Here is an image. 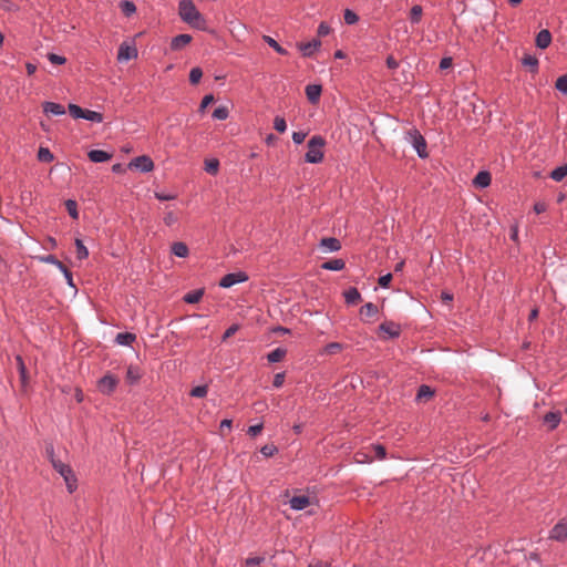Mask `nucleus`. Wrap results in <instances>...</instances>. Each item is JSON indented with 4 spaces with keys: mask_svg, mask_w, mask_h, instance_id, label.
<instances>
[{
    "mask_svg": "<svg viewBox=\"0 0 567 567\" xmlns=\"http://www.w3.org/2000/svg\"><path fill=\"white\" fill-rule=\"evenodd\" d=\"M181 19L193 28L205 30L206 21L192 0H182L178 6Z\"/></svg>",
    "mask_w": 567,
    "mask_h": 567,
    "instance_id": "nucleus-1",
    "label": "nucleus"
},
{
    "mask_svg": "<svg viewBox=\"0 0 567 567\" xmlns=\"http://www.w3.org/2000/svg\"><path fill=\"white\" fill-rule=\"evenodd\" d=\"M326 141L323 137L316 135L308 141V152L306 153V162L317 164L323 159V147Z\"/></svg>",
    "mask_w": 567,
    "mask_h": 567,
    "instance_id": "nucleus-2",
    "label": "nucleus"
},
{
    "mask_svg": "<svg viewBox=\"0 0 567 567\" xmlns=\"http://www.w3.org/2000/svg\"><path fill=\"white\" fill-rule=\"evenodd\" d=\"M406 140L412 144L421 158H426L429 156L426 142L417 130H410L406 133Z\"/></svg>",
    "mask_w": 567,
    "mask_h": 567,
    "instance_id": "nucleus-3",
    "label": "nucleus"
},
{
    "mask_svg": "<svg viewBox=\"0 0 567 567\" xmlns=\"http://www.w3.org/2000/svg\"><path fill=\"white\" fill-rule=\"evenodd\" d=\"M128 168L148 173L154 169V162L147 155L137 156L128 163Z\"/></svg>",
    "mask_w": 567,
    "mask_h": 567,
    "instance_id": "nucleus-4",
    "label": "nucleus"
},
{
    "mask_svg": "<svg viewBox=\"0 0 567 567\" xmlns=\"http://www.w3.org/2000/svg\"><path fill=\"white\" fill-rule=\"evenodd\" d=\"M401 333L400 324L393 321H385L379 326V336L380 338L385 339L389 338H398Z\"/></svg>",
    "mask_w": 567,
    "mask_h": 567,
    "instance_id": "nucleus-5",
    "label": "nucleus"
},
{
    "mask_svg": "<svg viewBox=\"0 0 567 567\" xmlns=\"http://www.w3.org/2000/svg\"><path fill=\"white\" fill-rule=\"evenodd\" d=\"M549 538L556 542H565L567 539V519H560L550 530Z\"/></svg>",
    "mask_w": 567,
    "mask_h": 567,
    "instance_id": "nucleus-6",
    "label": "nucleus"
},
{
    "mask_svg": "<svg viewBox=\"0 0 567 567\" xmlns=\"http://www.w3.org/2000/svg\"><path fill=\"white\" fill-rule=\"evenodd\" d=\"M248 277L245 272H231L221 278L219 286L223 288H230L236 284L246 281Z\"/></svg>",
    "mask_w": 567,
    "mask_h": 567,
    "instance_id": "nucleus-7",
    "label": "nucleus"
},
{
    "mask_svg": "<svg viewBox=\"0 0 567 567\" xmlns=\"http://www.w3.org/2000/svg\"><path fill=\"white\" fill-rule=\"evenodd\" d=\"M137 58V49L126 42H123L117 52V60L120 62H126L128 60Z\"/></svg>",
    "mask_w": 567,
    "mask_h": 567,
    "instance_id": "nucleus-8",
    "label": "nucleus"
},
{
    "mask_svg": "<svg viewBox=\"0 0 567 567\" xmlns=\"http://www.w3.org/2000/svg\"><path fill=\"white\" fill-rule=\"evenodd\" d=\"M117 385V379L113 375H105L99 381V389L104 394H110Z\"/></svg>",
    "mask_w": 567,
    "mask_h": 567,
    "instance_id": "nucleus-9",
    "label": "nucleus"
},
{
    "mask_svg": "<svg viewBox=\"0 0 567 567\" xmlns=\"http://www.w3.org/2000/svg\"><path fill=\"white\" fill-rule=\"evenodd\" d=\"M321 47V41L313 39L306 43H299L298 49L305 56H311Z\"/></svg>",
    "mask_w": 567,
    "mask_h": 567,
    "instance_id": "nucleus-10",
    "label": "nucleus"
},
{
    "mask_svg": "<svg viewBox=\"0 0 567 567\" xmlns=\"http://www.w3.org/2000/svg\"><path fill=\"white\" fill-rule=\"evenodd\" d=\"M310 503H311L310 497H308L306 495L293 496L289 501L290 507L295 511L305 509L306 507H308L310 505Z\"/></svg>",
    "mask_w": 567,
    "mask_h": 567,
    "instance_id": "nucleus-11",
    "label": "nucleus"
},
{
    "mask_svg": "<svg viewBox=\"0 0 567 567\" xmlns=\"http://www.w3.org/2000/svg\"><path fill=\"white\" fill-rule=\"evenodd\" d=\"M192 41V35L189 34H179L173 38L171 42L172 50L178 51L189 44Z\"/></svg>",
    "mask_w": 567,
    "mask_h": 567,
    "instance_id": "nucleus-12",
    "label": "nucleus"
},
{
    "mask_svg": "<svg viewBox=\"0 0 567 567\" xmlns=\"http://www.w3.org/2000/svg\"><path fill=\"white\" fill-rule=\"evenodd\" d=\"M306 95L310 103H317L321 95V86L316 84L307 85Z\"/></svg>",
    "mask_w": 567,
    "mask_h": 567,
    "instance_id": "nucleus-13",
    "label": "nucleus"
},
{
    "mask_svg": "<svg viewBox=\"0 0 567 567\" xmlns=\"http://www.w3.org/2000/svg\"><path fill=\"white\" fill-rule=\"evenodd\" d=\"M551 42V34L548 30H542L536 37V45L539 49H546Z\"/></svg>",
    "mask_w": 567,
    "mask_h": 567,
    "instance_id": "nucleus-14",
    "label": "nucleus"
},
{
    "mask_svg": "<svg viewBox=\"0 0 567 567\" xmlns=\"http://www.w3.org/2000/svg\"><path fill=\"white\" fill-rule=\"evenodd\" d=\"M320 246L326 251H337V250H339L341 248L340 241L337 238H333V237L322 238L321 241H320Z\"/></svg>",
    "mask_w": 567,
    "mask_h": 567,
    "instance_id": "nucleus-15",
    "label": "nucleus"
},
{
    "mask_svg": "<svg viewBox=\"0 0 567 567\" xmlns=\"http://www.w3.org/2000/svg\"><path fill=\"white\" fill-rule=\"evenodd\" d=\"M112 155L105 151L93 150L89 153V158L94 163H103L111 159Z\"/></svg>",
    "mask_w": 567,
    "mask_h": 567,
    "instance_id": "nucleus-16",
    "label": "nucleus"
},
{
    "mask_svg": "<svg viewBox=\"0 0 567 567\" xmlns=\"http://www.w3.org/2000/svg\"><path fill=\"white\" fill-rule=\"evenodd\" d=\"M43 111L44 113L52 115H62L65 113L63 105L53 102H45L43 104Z\"/></svg>",
    "mask_w": 567,
    "mask_h": 567,
    "instance_id": "nucleus-17",
    "label": "nucleus"
},
{
    "mask_svg": "<svg viewBox=\"0 0 567 567\" xmlns=\"http://www.w3.org/2000/svg\"><path fill=\"white\" fill-rule=\"evenodd\" d=\"M377 313H378V307L374 303H372V302L365 303L360 309V315H361L363 320L373 318V317L377 316Z\"/></svg>",
    "mask_w": 567,
    "mask_h": 567,
    "instance_id": "nucleus-18",
    "label": "nucleus"
},
{
    "mask_svg": "<svg viewBox=\"0 0 567 567\" xmlns=\"http://www.w3.org/2000/svg\"><path fill=\"white\" fill-rule=\"evenodd\" d=\"M560 422V412H548L544 416V423L549 426L550 430H554Z\"/></svg>",
    "mask_w": 567,
    "mask_h": 567,
    "instance_id": "nucleus-19",
    "label": "nucleus"
},
{
    "mask_svg": "<svg viewBox=\"0 0 567 567\" xmlns=\"http://www.w3.org/2000/svg\"><path fill=\"white\" fill-rule=\"evenodd\" d=\"M172 252L176 256V257H181V258H185L188 256L189 254V249L188 247L186 246V244L182 243V241H176L172 245Z\"/></svg>",
    "mask_w": 567,
    "mask_h": 567,
    "instance_id": "nucleus-20",
    "label": "nucleus"
},
{
    "mask_svg": "<svg viewBox=\"0 0 567 567\" xmlns=\"http://www.w3.org/2000/svg\"><path fill=\"white\" fill-rule=\"evenodd\" d=\"M491 184V174L488 172H480L474 178V185L478 187H487Z\"/></svg>",
    "mask_w": 567,
    "mask_h": 567,
    "instance_id": "nucleus-21",
    "label": "nucleus"
},
{
    "mask_svg": "<svg viewBox=\"0 0 567 567\" xmlns=\"http://www.w3.org/2000/svg\"><path fill=\"white\" fill-rule=\"evenodd\" d=\"M347 303L354 305L361 300V295L357 288H350L344 292Z\"/></svg>",
    "mask_w": 567,
    "mask_h": 567,
    "instance_id": "nucleus-22",
    "label": "nucleus"
},
{
    "mask_svg": "<svg viewBox=\"0 0 567 567\" xmlns=\"http://www.w3.org/2000/svg\"><path fill=\"white\" fill-rule=\"evenodd\" d=\"M524 66L528 68L530 72L535 73L538 69V60L536 56L530 54H525L522 60Z\"/></svg>",
    "mask_w": 567,
    "mask_h": 567,
    "instance_id": "nucleus-23",
    "label": "nucleus"
},
{
    "mask_svg": "<svg viewBox=\"0 0 567 567\" xmlns=\"http://www.w3.org/2000/svg\"><path fill=\"white\" fill-rule=\"evenodd\" d=\"M52 466L61 476H66L72 472L69 465L55 458H52Z\"/></svg>",
    "mask_w": 567,
    "mask_h": 567,
    "instance_id": "nucleus-24",
    "label": "nucleus"
},
{
    "mask_svg": "<svg viewBox=\"0 0 567 567\" xmlns=\"http://www.w3.org/2000/svg\"><path fill=\"white\" fill-rule=\"evenodd\" d=\"M136 339V336L131 332H122L116 336V342L121 346H130L132 342H134Z\"/></svg>",
    "mask_w": 567,
    "mask_h": 567,
    "instance_id": "nucleus-25",
    "label": "nucleus"
},
{
    "mask_svg": "<svg viewBox=\"0 0 567 567\" xmlns=\"http://www.w3.org/2000/svg\"><path fill=\"white\" fill-rule=\"evenodd\" d=\"M433 394L434 391L429 385H421L416 394V400L427 401L433 396Z\"/></svg>",
    "mask_w": 567,
    "mask_h": 567,
    "instance_id": "nucleus-26",
    "label": "nucleus"
},
{
    "mask_svg": "<svg viewBox=\"0 0 567 567\" xmlns=\"http://www.w3.org/2000/svg\"><path fill=\"white\" fill-rule=\"evenodd\" d=\"M203 295H204L203 289H197V290L190 291L184 296V301L187 303H197L200 301Z\"/></svg>",
    "mask_w": 567,
    "mask_h": 567,
    "instance_id": "nucleus-27",
    "label": "nucleus"
},
{
    "mask_svg": "<svg viewBox=\"0 0 567 567\" xmlns=\"http://www.w3.org/2000/svg\"><path fill=\"white\" fill-rule=\"evenodd\" d=\"M344 266H346V264L342 259H332V260L324 262L322 265V268L327 269V270L338 271V270H342L344 268Z\"/></svg>",
    "mask_w": 567,
    "mask_h": 567,
    "instance_id": "nucleus-28",
    "label": "nucleus"
},
{
    "mask_svg": "<svg viewBox=\"0 0 567 567\" xmlns=\"http://www.w3.org/2000/svg\"><path fill=\"white\" fill-rule=\"evenodd\" d=\"M286 355V350L282 348H277L268 353L267 359L269 362H279L281 361Z\"/></svg>",
    "mask_w": 567,
    "mask_h": 567,
    "instance_id": "nucleus-29",
    "label": "nucleus"
},
{
    "mask_svg": "<svg viewBox=\"0 0 567 567\" xmlns=\"http://www.w3.org/2000/svg\"><path fill=\"white\" fill-rule=\"evenodd\" d=\"M262 40L269 45L276 52H278L279 54H282V55H286L287 54V51L275 40L272 39L271 37L269 35H264L262 37Z\"/></svg>",
    "mask_w": 567,
    "mask_h": 567,
    "instance_id": "nucleus-30",
    "label": "nucleus"
},
{
    "mask_svg": "<svg viewBox=\"0 0 567 567\" xmlns=\"http://www.w3.org/2000/svg\"><path fill=\"white\" fill-rule=\"evenodd\" d=\"M566 176H567V165L558 166L557 168H555V169L550 173V177H551L554 181H556V182H560V181H563Z\"/></svg>",
    "mask_w": 567,
    "mask_h": 567,
    "instance_id": "nucleus-31",
    "label": "nucleus"
},
{
    "mask_svg": "<svg viewBox=\"0 0 567 567\" xmlns=\"http://www.w3.org/2000/svg\"><path fill=\"white\" fill-rule=\"evenodd\" d=\"M219 162L216 158L205 161V171L208 174L216 175L218 173Z\"/></svg>",
    "mask_w": 567,
    "mask_h": 567,
    "instance_id": "nucleus-32",
    "label": "nucleus"
},
{
    "mask_svg": "<svg viewBox=\"0 0 567 567\" xmlns=\"http://www.w3.org/2000/svg\"><path fill=\"white\" fill-rule=\"evenodd\" d=\"M75 247H76V257H78V259L83 260V259L87 258L89 250L84 246V244H83V241L81 239H75Z\"/></svg>",
    "mask_w": 567,
    "mask_h": 567,
    "instance_id": "nucleus-33",
    "label": "nucleus"
},
{
    "mask_svg": "<svg viewBox=\"0 0 567 567\" xmlns=\"http://www.w3.org/2000/svg\"><path fill=\"white\" fill-rule=\"evenodd\" d=\"M16 361H17L18 370L20 372L21 382L23 385H25L27 380H28L25 364H24L21 355H17Z\"/></svg>",
    "mask_w": 567,
    "mask_h": 567,
    "instance_id": "nucleus-34",
    "label": "nucleus"
},
{
    "mask_svg": "<svg viewBox=\"0 0 567 567\" xmlns=\"http://www.w3.org/2000/svg\"><path fill=\"white\" fill-rule=\"evenodd\" d=\"M38 159L40 162L50 163L54 159L53 154L47 147H40L38 152Z\"/></svg>",
    "mask_w": 567,
    "mask_h": 567,
    "instance_id": "nucleus-35",
    "label": "nucleus"
},
{
    "mask_svg": "<svg viewBox=\"0 0 567 567\" xmlns=\"http://www.w3.org/2000/svg\"><path fill=\"white\" fill-rule=\"evenodd\" d=\"M423 9L421 6L415 4L410 11V20L412 23H419L421 21Z\"/></svg>",
    "mask_w": 567,
    "mask_h": 567,
    "instance_id": "nucleus-36",
    "label": "nucleus"
},
{
    "mask_svg": "<svg viewBox=\"0 0 567 567\" xmlns=\"http://www.w3.org/2000/svg\"><path fill=\"white\" fill-rule=\"evenodd\" d=\"M83 118L95 123H101L103 121L101 113L91 110H84Z\"/></svg>",
    "mask_w": 567,
    "mask_h": 567,
    "instance_id": "nucleus-37",
    "label": "nucleus"
},
{
    "mask_svg": "<svg viewBox=\"0 0 567 567\" xmlns=\"http://www.w3.org/2000/svg\"><path fill=\"white\" fill-rule=\"evenodd\" d=\"M39 260L41 262H45V264H52L54 266H56L60 270H62L65 266L60 261L58 260L53 255H47V256H42L39 258Z\"/></svg>",
    "mask_w": 567,
    "mask_h": 567,
    "instance_id": "nucleus-38",
    "label": "nucleus"
},
{
    "mask_svg": "<svg viewBox=\"0 0 567 567\" xmlns=\"http://www.w3.org/2000/svg\"><path fill=\"white\" fill-rule=\"evenodd\" d=\"M229 111L227 106H218L213 113V117L219 121H224L228 117Z\"/></svg>",
    "mask_w": 567,
    "mask_h": 567,
    "instance_id": "nucleus-39",
    "label": "nucleus"
},
{
    "mask_svg": "<svg viewBox=\"0 0 567 567\" xmlns=\"http://www.w3.org/2000/svg\"><path fill=\"white\" fill-rule=\"evenodd\" d=\"M65 207L70 216L74 219H78L79 213H78V205L76 202L73 199H68L65 202Z\"/></svg>",
    "mask_w": 567,
    "mask_h": 567,
    "instance_id": "nucleus-40",
    "label": "nucleus"
},
{
    "mask_svg": "<svg viewBox=\"0 0 567 567\" xmlns=\"http://www.w3.org/2000/svg\"><path fill=\"white\" fill-rule=\"evenodd\" d=\"M62 477L64 478V482H65V484H66L68 491H69L70 493H73V492H74V489L76 488V478H75V476H74V474H73V471H72V472H70V474H69V475H66V476H62Z\"/></svg>",
    "mask_w": 567,
    "mask_h": 567,
    "instance_id": "nucleus-41",
    "label": "nucleus"
},
{
    "mask_svg": "<svg viewBox=\"0 0 567 567\" xmlns=\"http://www.w3.org/2000/svg\"><path fill=\"white\" fill-rule=\"evenodd\" d=\"M203 76V71L200 68H193L189 72V82L192 84H198Z\"/></svg>",
    "mask_w": 567,
    "mask_h": 567,
    "instance_id": "nucleus-42",
    "label": "nucleus"
},
{
    "mask_svg": "<svg viewBox=\"0 0 567 567\" xmlns=\"http://www.w3.org/2000/svg\"><path fill=\"white\" fill-rule=\"evenodd\" d=\"M121 9H122V12L126 17H130L131 14H133L136 11L135 4L133 2H131V1H122L121 2Z\"/></svg>",
    "mask_w": 567,
    "mask_h": 567,
    "instance_id": "nucleus-43",
    "label": "nucleus"
},
{
    "mask_svg": "<svg viewBox=\"0 0 567 567\" xmlns=\"http://www.w3.org/2000/svg\"><path fill=\"white\" fill-rule=\"evenodd\" d=\"M555 87L559 92L567 94V74L561 75L556 80Z\"/></svg>",
    "mask_w": 567,
    "mask_h": 567,
    "instance_id": "nucleus-44",
    "label": "nucleus"
},
{
    "mask_svg": "<svg viewBox=\"0 0 567 567\" xmlns=\"http://www.w3.org/2000/svg\"><path fill=\"white\" fill-rule=\"evenodd\" d=\"M69 112L74 118H83L84 109L76 104H69Z\"/></svg>",
    "mask_w": 567,
    "mask_h": 567,
    "instance_id": "nucleus-45",
    "label": "nucleus"
},
{
    "mask_svg": "<svg viewBox=\"0 0 567 567\" xmlns=\"http://www.w3.org/2000/svg\"><path fill=\"white\" fill-rule=\"evenodd\" d=\"M343 18H344V22H346L347 24H354V23H357V22H358V20H359L358 14H357L355 12H353L352 10H350V9H347V10L344 11V16H343Z\"/></svg>",
    "mask_w": 567,
    "mask_h": 567,
    "instance_id": "nucleus-46",
    "label": "nucleus"
},
{
    "mask_svg": "<svg viewBox=\"0 0 567 567\" xmlns=\"http://www.w3.org/2000/svg\"><path fill=\"white\" fill-rule=\"evenodd\" d=\"M274 127L277 132L284 133L287 130V124L284 117L276 116L274 120Z\"/></svg>",
    "mask_w": 567,
    "mask_h": 567,
    "instance_id": "nucleus-47",
    "label": "nucleus"
},
{
    "mask_svg": "<svg viewBox=\"0 0 567 567\" xmlns=\"http://www.w3.org/2000/svg\"><path fill=\"white\" fill-rule=\"evenodd\" d=\"M207 392V385H198L190 391V395L194 398H204L206 396Z\"/></svg>",
    "mask_w": 567,
    "mask_h": 567,
    "instance_id": "nucleus-48",
    "label": "nucleus"
},
{
    "mask_svg": "<svg viewBox=\"0 0 567 567\" xmlns=\"http://www.w3.org/2000/svg\"><path fill=\"white\" fill-rule=\"evenodd\" d=\"M342 350V344L338 342H331L326 346L324 352L328 354H336Z\"/></svg>",
    "mask_w": 567,
    "mask_h": 567,
    "instance_id": "nucleus-49",
    "label": "nucleus"
},
{
    "mask_svg": "<svg viewBox=\"0 0 567 567\" xmlns=\"http://www.w3.org/2000/svg\"><path fill=\"white\" fill-rule=\"evenodd\" d=\"M277 451L278 450L274 444H266L260 450L261 454L267 457L275 455V453H277Z\"/></svg>",
    "mask_w": 567,
    "mask_h": 567,
    "instance_id": "nucleus-50",
    "label": "nucleus"
},
{
    "mask_svg": "<svg viewBox=\"0 0 567 567\" xmlns=\"http://www.w3.org/2000/svg\"><path fill=\"white\" fill-rule=\"evenodd\" d=\"M48 59L53 64H64L66 59L64 56L58 55L55 53H49Z\"/></svg>",
    "mask_w": 567,
    "mask_h": 567,
    "instance_id": "nucleus-51",
    "label": "nucleus"
},
{
    "mask_svg": "<svg viewBox=\"0 0 567 567\" xmlns=\"http://www.w3.org/2000/svg\"><path fill=\"white\" fill-rule=\"evenodd\" d=\"M265 560L264 557H249L245 560L246 567L258 566Z\"/></svg>",
    "mask_w": 567,
    "mask_h": 567,
    "instance_id": "nucleus-52",
    "label": "nucleus"
},
{
    "mask_svg": "<svg viewBox=\"0 0 567 567\" xmlns=\"http://www.w3.org/2000/svg\"><path fill=\"white\" fill-rule=\"evenodd\" d=\"M373 451H374L375 457L379 460L384 458L386 455L385 447L382 445H374Z\"/></svg>",
    "mask_w": 567,
    "mask_h": 567,
    "instance_id": "nucleus-53",
    "label": "nucleus"
},
{
    "mask_svg": "<svg viewBox=\"0 0 567 567\" xmlns=\"http://www.w3.org/2000/svg\"><path fill=\"white\" fill-rule=\"evenodd\" d=\"M176 221H177V216H176L173 212H168V213L164 216V223H165L167 226H172V225H174Z\"/></svg>",
    "mask_w": 567,
    "mask_h": 567,
    "instance_id": "nucleus-54",
    "label": "nucleus"
},
{
    "mask_svg": "<svg viewBox=\"0 0 567 567\" xmlns=\"http://www.w3.org/2000/svg\"><path fill=\"white\" fill-rule=\"evenodd\" d=\"M330 30L331 29H330V27L327 23L321 22L319 24V27H318V31L317 32H318L319 37H326V35H328L330 33Z\"/></svg>",
    "mask_w": 567,
    "mask_h": 567,
    "instance_id": "nucleus-55",
    "label": "nucleus"
},
{
    "mask_svg": "<svg viewBox=\"0 0 567 567\" xmlns=\"http://www.w3.org/2000/svg\"><path fill=\"white\" fill-rule=\"evenodd\" d=\"M239 330L238 324L230 326L224 333L223 340H227L228 338L233 337L237 331Z\"/></svg>",
    "mask_w": 567,
    "mask_h": 567,
    "instance_id": "nucleus-56",
    "label": "nucleus"
},
{
    "mask_svg": "<svg viewBox=\"0 0 567 567\" xmlns=\"http://www.w3.org/2000/svg\"><path fill=\"white\" fill-rule=\"evenodd\" d=\"M214 102V96L212 94H208L206 96H204V99L202 100V103H200V106H199V111L200 112H204L205 109Z\"/></svg>",
    "mask_w": 567,
    "mask_h": 567,
    "instance_id": "nucleus-57",
    "label": "nucleus"
},
{
    "mask_svg": "<svg viewBox=\"0 0 567 567\" xmlns=\"http://www.w3.org/2000/svg\"><path fill=\"white\" fill-rule=\"evenodd\" d=\"M392 280V275L391 274H386L384 276H381L379 278V285L383 288H386L389 287L390 282Z\"/></svg>",
    "mask_w": 567,
    "mask_h": 567,
    "instance_id": "nucleus-58",
    "label": "nucleus"
},
{
    "mask_svg": "<svg viewBox=\"0 0 567 567\" xmlns=\"http://www.w3.org/2000/svg\"><path fill=\"white\" fill-rule=\"evenodd\" d=\"M307 134L303 133V132H293L292 134V141L296 143V144H301L305 138H306Z\"/></svg>",
    "mask_w": 567,
    "mask_h": 567,
    "instance_id": "nucleus-59",
    "label": "nucleus"
},
{
    "mask_svg": "<svg viewBox=\"0 0 567 567\" xmlns=\"http://www.w3.org/2000/svg\"><path fill=\"white\" fill-rule=\"evenodd\" d=\"M61 271L63 272L68 285L72 288H75V285L73 282V278H72V274L70 272V270L66 267H64Z\"/></svg>",
    "mask_w": 567,
    "mask_h": 567,
    "instance_id": "nucleus-60",
    "label": "nucleus"
},
{
    "mask_svg": "<svg viewBox=\"0 0 567 567\" xmlns=\"http://www.w3.org/2000/svg\"><path fill=\"white\" fill-rule=\"evenodd\" d=\"M453 64V60L452 58L447 56V58H443L440 62V69L441 70H446V69H450Z\"/></svg>",
    "mask_w": 567,
    "mask_h": 567,
    "instance_id": "nucleus-61",
    "label": "nucleus"
},
{
    "mask_svg": "<svg viewBox=\"0 0 567 567\" xmlns=\"http://www.w3.org/2000/svg\"><path fill=\"white\" fill-rule=\"evenodd\" d=\"M284 382H285V374L284 373H277L274 377V386L280 388V386H282Z\"/></svg>",
    "mask_w": 567,
    "mask_h": 567,
    "instance_id": "nucleus-62",
    "label": "nucleus"
},
{
    "mask_svg": "<svg viewBox=\"0 0 567 567\" xmlns=\"http://www.w3.org/2000/svg\"><path fill=\"white\" fill-rule=\"evenodd\" d=\"M262 431V424L251 425L248 429V434L251 436L258 435Z\"/></svg>",
    "mask_w": 567,
    "mask_h": 567,
    "instance_id": "nucleus-63",
    "label": "nucleus"
},
{
    "mask_svg": "<svg viewBox=\"0 0 567 567\" xmlns=\"http://www.w3.org/2000/svg\"><path fill=\"white\" fill-rule=\"evenodd\" d=\"M547 209V205L545 203H536L534 205V210L536 214H542Z\"/></svg>",
    "mask_w": 567,
    "mask_h": 567,
    "instance_id": "nucleus-64",
    "label": "nucleus"
}]
</instances>
